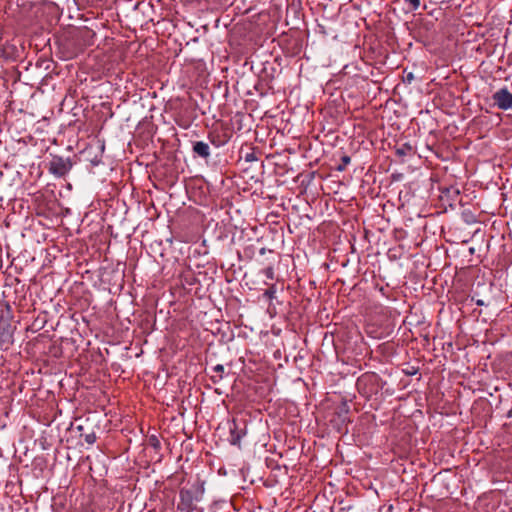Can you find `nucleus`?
<instances>
[{
	"instance_id": "4",
	"label": "nucleus",
	"mask_w": 512,
	"mask_h": 512,
	"mask_svg": "<svg viewBox=\"0 0 512 512\" xmlns=\"http://www.w3.org/2000/svg\"><path fill=\"white\" fill-rule=\"evenodd\" d=\"M193 152L202 158H208L210 156L209 145L203 141H197L194 143Z\"/></svg>"
},
{
	"instance_id": "8",
	"label": "nucleus",
	"mask_w": 512,
	"mask_h": 512,
	"mask_svg": "<svg viewBox=\"0 0 512 512\" xmlns=\"http://www.w3.org/2000/svg\"><path fill=\"white\" fill-rule=\"evenodd\" d=\"M276 294V286L272 284L265 292L263 293V296L267 298L268 300H273L275 298Z\"/></svg>"
},
{
	"instance_id": "6",
	"label": "nucleus",
	"mask_w": 512,
	"mask_h": 512,
	"mask_svg": "<svg viewBox=\"0 0 512 512\" xmlns=\"http://www.w3.org/2000/svg\"><path fill=\"white\" fill-rule=\"evenodd\" d=\"M213 371L217 374V375H213L211 378H212V381L215 383V382H218L220 381L222 378H223V372H224V366L221 365V364H217L216 366L213 367Z\"/></svg>"
},
{
	"instance_id": "2",
	"label": "nucleus",
	"mask_w": 512,
	"mask_h": 512,
	"mask_svg": "<svg viewBox=\"0 0 512 512\" xmlns=\"http://www.w3.org/2000/svg\"><path fill=\"white\" fill-rule=\"evenodd\" d=\"M71 168L70 159L61 156H54L49 163V172L58 178L65 176Z\"/></svg>"
},
{
	"instance_id": "10",
	"label": "nucleus",
	"mask_w": 512,
	"mask_h": 512,
	"mask_svg": "<svg viewBox=\"0 0 512 512\" xmlns=\"http://www.w3.org/2000/svg\"><path fill=\"white\" fill-rule=\"evenodd\" d=\"M351 162V158L348 155H344L341 158V164L337 167L338 171H344L347 165Z\"/></svg>"
},
{
	"instance_id": "9",
	"label": "nucleus",
	"mask_w": 512,
	"mask_h": 512,
	"mask_svg": "<svg viewBox=\"0 0 512 512\" xmlns=\"http://www.w3.org/2000/svg\"><path fill=\"white\" fill-rule=\"evenodd\" d=\"M410 11H416L420 7V0H404Z\"/></svg>"
},
{
	"instance_id": "5",
	"label": "nucleus",
	"mask_w": 512,
	"mask_h": 512,
	"mask_svg": "<svg viewBox=\"0 0 512 512\" xmlns=\"http://www.w3.org/2000/svg\"><path fill=\"white\" fill-rule=\"evenodd\" d=\"M245 435V432L239 430L236 423L233 422V427L230 428V443L232 445H240L242 437Z\"/></svg>"
},
{
	"instance_id": "15",
	"label": "nucleus",
	"mask_w": 512,
	"mask_h": 512,
	"mask_svg": "<svg viewBox=\"0 0 512 512\" xmlns=\"http://www.w3.org/2000/svg\"><path fill=\"white\" fill-rule=\"evenodd\" d=\"M415 373H416V371H412V369H409V372H407V374H409V375H413Z\"/></svg>"
},
{
	"instance_id": "1",
	"label": "nucleus",
	"mask_w": 512,
	"mask_h": 512,
	"mask_svg": "<svg viewBox=\"0 0 512 512\" xmlns=\"http://www.w3.org/2000/svg\"><path fill=\"white\" fill-rule=\"evenodd\" d=\"M203 491L199 489H181L179 493L178 509L192 512L196 509V502L200 501Z\"/></svg>"
},
{
	"instance_id": "3",
	"label": "nucleus",
	"mask_w": 512,
	"mask_h": 512,
	"mask_svg": "<svg viewBox=\"0 0 512 512\" xmlns=\"http://www.w3.org/2000/svg\"><path fill=\"white\" fill-rule=\"evenodd\" d=\"M494 105L501 110L512 108V93L507 88H501L492 95Z\"/></svg>"
},
{
	"instance_id": "13",
	"label": "nucleus",
	"mask_w": 512,
	"mask_h": 512,
	"mask_svg": "<svg viewBox=\"0 0 512 512\" xmlns=\"http://www.w3.org/2000/svg\"><path fill=\"white\" fill-rule=\"evenodd\" d=\"M476 304L478 306H482V305H484V301L479 299V300L476 301Z\"/></svg>"
},
{
	"instance_id": "12",
	"label": "nucleus",
	"mask_w": 512,
	"mask_h": 512,
	"mask_svg": "<svg viewBox=\"0 0 512 512\" xmlns=\"http://www.w3.org/2000/svg\"><path fill=\"white\" fill-rule=\"evenodd\" d=\"M86 441H87L89 444L94 443V441H95V436H94V435H87V436H86Z\"/></svg>"
},
{
	"instance_id": "14",
	"label": "nucleus",
	"mask_w": 512,
	"mask_h": 512,
	"mask_svg": "<svg viewBox=\"0 0 512 512\" xmlns=\"http://www.w3.org/2000/svg\"><path fill=\"white\" fill-rule=\"evenodd\" d=\"M415 373H416V371H412V369H409V372H407V374H409V375H413Z\"/></svg>"
},
{
	"instance_id": "11",
	"label": "nucleus",
	"mask_w": 512,
	"mask_h": 512,
	"mask_svg": "<svg viewBox=\"0 0 512 512\" xmlns=\"http://www.w3.org/2000/svg\"><path fill=\"white\" fill-rule=\"evenodd\" d=\"M262 273L269 280H273L275 277L274 269L272 266L263 269Z\"/></svg>"
},
{
	"instance_id": "7",
	"label": "nucleus",
	"mask_w": 512,
	"mask_h": 512,
	"mask_svg": "<svg viewBox=\"0 0 512 512\" xmlns=\"http://www.w3.org/2000/svg\"><path fill=\"white\" fill-rule=\"evenodd\" d=\"M413 151V148L410 144L408 143H405L403 145H401L400 147H398L396 149V153L399 155V156H406L408 154H411Z\"/></svg>"
}]
</instances>
